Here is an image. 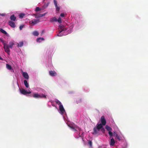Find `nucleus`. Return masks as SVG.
I'll return each instance as SVG.
<instances>
[{
    "mask_svg": "<svg viewBox=\"0 0 148 148\" xmlns=\"http://www.w3.org/2000/svg\"><path fill=\"white\" fill-rule=\"evenodd\" d=\"M55 102L59 106V110L60 112L62 114H63L65 112V111L61 102L57 99L56 100Z\"/></svg>",
    "mask_w": 148,
    "mask_h": 148,
    "instance_id": "nucleus-1",
    "label": "nucleus"
},
{
    "mask_svg": "<svg viewBox=\"0 0 148 148\" xmlns=\"http://www.w3.org/2000/svg\"><path fill=\"white\" fill-rule=\"evenodd\" d=\"M31 97H33L36 99L42 98H46V96L45 95L42 94H39L38 93H33L31 95Z\"/></svg>",
    "mask_w": 148,
    "mask_h": 148,
    "instance_id": "nucleus-2",
    "label": "nucleus"
},
{
    "mask_svg": "<svg viewBox=\"0 0 148 148\" xmlns=\"http://www.w3.org/2000/svg\"><path fill=\"white\" fill-rule=\"evenodd\" d=\"M103 125L101 124H97L96 125V128H94L93 129L94 132L93 134H97L98 133V132L103 127Z\"/></svg>",
    "mask_w": 148,
    "mask_h": 148,
    "instance_id": "nucleus-3",
    "label": "nucleus"
},
{
    "mask_svg": "<svg viewBox=\"0 0 148 148\" xmlns=\"http://www.w3.org/2000/svg\"><path fill=\"white\" fill-rule=\"evenodd\" d=\"M3 48L5 49V51L7 52L8 54H9L10 51L9 48L8 46V45L7 44H4Z\"/></svg>",
    "mask_w": 148,
    "mask_h": 148,
    "instance_id": "nucleus-4",
    "label": "nucleus"
},
{
    "mask_svg": "<svg viewBox=\"0 0 148 148\" xmlns=\"http://www.w3.org/2000/svg\"><path fill=\"white\" fill-rule=\"evenodd\" d=\"M101 124L103 125H105L106 124V121L104 116H102L101 118Z\"/></svg>",
    "mask_w": 148,
    "mask_h": 148,
    "instance_id": "nucleus-5",
    "label": "nucleus"
},
{
    "mask_svg": "<svg viewBox=\"0 0 148 148\" xmlns=\"http://www.w3.org/2000/svg\"><path fill=\"white\" fill-rule=\"evenodd\" d=\"M20 92L22 94L24 95H26L28 94H30L31 93V91H29V92H28L23 89H22L20 90Z\"/></svg>",
    "mask_w": 148,
    "mask_h": 148,
    "instance_id": "nucleus-6",
    "label": "nucleus"
},
{
    "mask_svg": "<svg viewBox=\"0 0 148 148\" xmlns=\"http://www.w3.org/2000/svg\"><path fill=\"white\" fill-rule=\"evenodd\" d=\"M40 21L38 19H33L30 22L31 23L35 25L39 22Z\"/></svg>",
    "mask_w": 148,
    "mask_h": 148,
    "instance_id": "nucleus-7",
    "label": "nucleus"
},
{
    "mask_svg": "<svg viewBox=\"0 0 148 148\" xmlns=\"http://www.w3.org/2000/svg\"><path fill=\"white\" fill-rule=\"evenodd\" d=\"M53 2H54V5L56 8V11L59 12L60 10V7L58 6L57 5V1L56 0H54Z\"/></svg>",
    "mask_w": 148,
    "mask_h": 148,
    "instance_id": "nucleus-8",
    "label": "nucleus"
},
{
    "mask_svg": "<svg viewBox=\"0 0 148 148\" xmlns=\"http://www.w3.org/2000/svg\"><path fill=\"white\" fill-rule=\"evenodd\" d=\"M8 23L9 25L12 27L14 28L16 27V25L12 21H9Z\"/></svg>",
    "mask_w": 148,
    "mask_h": 148,
    "instance_id": "nucleus-9",
    "label": "nucleus"
},
{
    "mask_svg": "<svg viewBox=\"0 0 148 148\" xmlns=\"http://www.w3.org/2000/svg\"><path fill=\"white\" fill-rule=\"evenodd\" d=\"M49 75L52 76H55L57 75L56 73L54 71H49Z\"/></svg>",
    "mask_w": 148,
    "mask_h": 148,
    "instance_id": "nucleus-10",
    "label": "nucleus"
},
{
    "mask_svg": "<svg viewBox=\"0 0 148 148\" xmlns=\"http://www.w3.org/2000/svg\"><path fill=\"white\" fill-rule=\"evenodd\" d=\"M23 77L26 79H28L29 78V76L27 72H23Z\"/></svg>",
    "mask_w": 148,
    "mask_h": 148,
    "instance_id": "nucleus-11",
    "label": "nucleus"
},
{
    "mask_svg": "<svg viewBox=\"0 0 148 148\" xmlns=\"http://www.w3.org/2000/svg\"><path fill=\"white\" fill-rule=\"evenodd\" d=\"M115 143V141L113 138H112L110 142V145L113 146L114 145Z\"/></svg>",
    "mask_w": 148,
    "mask_h": 148,
    "instance_id": "nucleus-12",
    "label": "nucleus"
},
{
    "mask_svg": "<svg viewBox=\"0 0 148 148\" xmlns=\"http://www.w3.org/2000/svg\"><path fill=\"white\" fill-rule=\"evenodd\" d=\"M10 19L12 21H15L16 19V18L14 14H13L10 17Z\"/></svg>",
    "mask_w": 148,
    "mask_h": 148,
    "instance_id": "nucleus-13",
    "label": "nucleus"
},
{
    "mask_svg": "<svg viewBox=\"0 0 148 148\" xmlns=\"http://www.w3.org/2000/svg\"><path fill=\"white\" fill-rule=\"evenodd\" d=\"M76 103L77 104H81L82 102V99L81 98H77L76 101Z\"/></svg>",
    "mask_w": 148,
    "mask_h": 148,
    "instance_id": "nucleus-14",
    "label": "nucleus"
},
{
    "mask_svg": "<svg viewBox=\"0 0 148 148\" xmlns=\"http://www.w3.org/2000/svg\"><path fill=\"white\" fill-rule=\"evenodd\" d=\"M105 128L108 131V132L111 131L112 130V128L108 125H106Z\"/></svg>",
    "mask_w": 148,
    "mask_h": 148,
    "instance_id": "nucleus-15",
    "label": "nucleus"
},
{
    "mask_svg": "<svg viewBox=\"0 0 148 148\" xmlns=\"http://www.w3.org/2000/svg\"><path fill=\"white\" fill-rule=\"evenodd\" d=\"M77 129H78V130L79 131H81V129L80 128L77 126L75 127L74 128L72 129V130L74 131H77Z\"/></svg>",
    "mask_w": 148,
    "mask_h": 148,
    "instance_id": "nucleus-16",
    "label": "nucleus"
},
{
    "mask_svg": "<svg viewBox=\"0 0 148 148\" xmlns=\"http://www.w3.org/2000/svg\"><path fill=\"white\" fill-rule=\"evenodd\" d=\"M17 46L18 47H22L23 45V41L19 43H17Z\"/></svg>",
    "mask_w": 148,
    "mask_h": 148,
    "instance_id": "nucleus-17",
    "label": "nucleus"
},
{
    "mask_svg": "<svg viewBox=\"0 0 148 148\" xmlns=\"http://www.w3.org/2000/svg\"><path fill=\"white\" fill-rule=\"evenodd\" d=\"M57 19L55 17L51 18L50 20V21L51 22H53L55 21H57Z\"/></svg>",
    "mask_w": 148,
    "mask_h": 148,
    "instance_id": "nucleus-18",
    "label": "nucleus"
},
{
    "mask_svg": "<svg viewBox=\"0 0 148 148\" xmlns=\"http://www.w3.org/2000/svg\"><path fill=\"white\" fill-rule=\"evenodd\" d=\"M14 43L13 42H10L9 43V45H8V46L9 48H12Z\"/></svg>",
    "mask_w": 148,
    "mask_h": 148,
    "instance_id": "nucleus-19",
    "label": "nucleus"
},
{
    "mask_svg": "<svg viewBox=\"0 0 148 148\" xmlns=\"http://www.w3.org/2000/svg\"><path fill=\"white\" fill-rule=\"evenodd\" d=\"M67 29L65 27H64L63 28V29H60L59 30V33H61L63 31H66Z\"/></svg>",
    "mask_w": 148,
    "mask_h": 148,
    "instance_id": "nucleus-20",
    "label": "nucleus"
},
{
    "mask_svg": "<svg viewBox=\"0 0 148 148\" xmlns=\"http://www.w3.org/2000/svg\"><path fill=\"white\" fill-rule=\"evenodd\" d=\"M24 84L25 86L27 88H28L29 86V85L27 83V81L26 80H24Z\"/></svg>",
    "mask_w": 148,
    "mask_h": 148,
    "instance_id": "nucleus-21",
    "label": "nucleus"
},
{
    "mask_svg": "<svg viewBox=\"0 0 148 148\" xmlns=\"http://www.w3.org/2000/svg\"><path fill=\"white\" fill-rule=\"evenodd\" d=\"M33 34L35 36H37L39 35V33L37 31H34L33 32Z\"/></svg>",
    "mask_w": 148,
    "mask_h": 148,
    "instance_id": "nucleus-22",
    "label": "nucleus"
},
{
    "mask_svg": "<svg viewBox=\"0 0 148 148\" xmlns=\"http://www.w3.org/2000/svg\"><path fill=\"white\" fill-rule=\"evenodd\" d=\"M25 15V14L24 13H21L19 15V18H22L24 17Z\"/></svg>",
    "mask_w": 148,
    "mask_h": 148,
    "instance_id": "nucleus-23",
    "label": "nucleus"
},
{
    "mask_svg": "<svg viewBox=\"0 0 148 148\" xmlns=\"http://www.w3.org/2000/svg\"><path fill=\"white\" fill-rule=\"evenodd\" d=\"M6 66L7 68L9 70H11L12 69L11 66L9 64H7Z\"/></svg>",
    "mask_w": 148,
    "mask_h": 148,
    "instance_id": "nucleus-24",
    "label": "nucleus"
},
{
    "mask_svg": "<svg viewBox=\"0 0 148 148\" xmlns=\"http://www.w3.org/2000/svg\"><path fill=\"white\" fill-rule=\"evenodd\" d=\"M42 10V9L41 8L38 7H37L36 8L35 10L36 12H38L41 11Z\"/></svg>",
    "mask_w": 148,
    "mask_h": 148,
    "instance_id": "nucleus-25",
    "label": "nucleus"
},
{
    "mask_svg": "<svg viewBox=\"0 0 148 148\" xmlns=\"http://www.w3.org/2000/svg\"><path fill=\"white\" fill-rule=\"evenodd\" d=\"M108 134L110 136V138H111L113 136V133L111 132V131H110L108 132Z\"/></svg>",
    "mask_w": 148,
    "mask_h": 148,
    "instance_id": "nucleus-26",
    "label": "nucleus"
},
{
    "mask_svg": "<svg viewBox=\"0 0 148 148\" xmlns=\"http://www.w3.org/2000/svg\"><path fill=\"white\" fill-rule=\"evenodd\" d=\"M1 32L5 35L7 34V32L5 31L2 29L1 30Z\"/></svg>",
    "mask_w": 148,
    "mask_h": 148,
    "instance_id": "nucleus-27",
    "label": "nucleus"
},
{
    "mask_svg": "<svg viewBox=\"0 0 148 148\" xmlns=\"http://www.w3.org/2000/svg\"><path fill=\"white\" fill-rule=\"evenodd\" d=\"M64 27V26L62 24L58 26V29L60 30L61 29H62V28L63 29V28Z\"/></svg>",
    "mask_w": 148,
    "mask_h": 148,
    "instance_id": "nucleus-28",
    "label": "nucleus"
},
{
    "mask_svg": "<svg viewBox=\"0 0 148 148\" xmlns=\"http://www.w3.org/2000/svg\"><path fill=\"white\" fill-rule=\"evenodd\" d=\"M44 40V39L43 38H38L37 39V41L38 42H40L39 40Z\"/></svg>",
    "mask_w": 148,
    "mask_h": 148,
    "instance_id": "nucleus-29",
    "label": "nucleus"
},
{
    "mask_svg": "<svg viewBox=\"0 0 148 148\" xmlns=\"http://www.w3.org/2000/svg\"><path fill=\"white\" fill-rule=\"evenodd\" d=\"M0 40L3 44V45H4V44H6L5 42V41L2 38H0Z\"/></svg>",
    "mask_w": 148,
    "mask_h": 148,
    "instance_id": "nucleus-30",
    "label": "nucleus"
},
{
    "mask_svg": "<svg viewBox=\"0 0 148 148\" xmlns=\"http://www.w3.org/2000/svg\"><path fill=\"white\" fill-rule=\"evenodd\" d=\"M57 21H58V22L60 23H62L61 19V18L60 17L58 19H57Z\"/></svg>",
    "mask_w": 148,
    "mask_h": 148,
    "instance_id": "nucleus-31",
    "label": "nucleus"
},
{
    "mask_svg": "<svg viewBox=\"0 0 148 148\" xmlns=\"http://www.w3.org/2000/svg\"><path fill=\"white\" fill-rule=\"evenodd\" d=\"M34 15L35 16V18H40V17H39L40 16V14H39L38 15H37L36 14H34Z\"/></svg>",
    "mask_w": 148,
    "mask_h": 148,
    "instance_id": "nucleus-32",
    "label": "nucleus"
},
{
    "mask_svg": "<svg viewBox=\"0 0 148 148\" xmlns=\"http://www.w3.org/2000/svg\"><path fill=\"white\" fill-rule=\"evenodd\" d=\"M116 138H117L119 140H120V138L119 136L117 134H116Z\"/></svg>",
    "mask_w": 148,
    "mask_h": 148,
    "instance_id": "nucleus-33",
    "label": "nucleus"
},
{
    "mask_svg": "<svg viewBox=\"0 0 148 148\" xmlns=\"http://www.w3.org/2000/svg\"><path fill=\"white\" fill-rule=\"evenodd\" d=\"M24 25H21L19 27V29L20 30H21L23 28V27H24Z\"/></svg>",
    "mask_w": 148,
    "mask_h": 148,
    "instance_id": "nucleus-34",
    "label": "nucleus"
},
{
    "mask_svg": "<svg viewBox=\"0 0 148 148\" xmlns=\"http://www.w3.org/2000/svg\"><path fill=\"white\" fill-rule=\"evenodd\" d=\"M101 131L103 132L104 133L105 132V130L104 129V128L103 127L101 129Z\"/></svg>",
    "mask_w": 148,
    "mask_h": 148,
    "instance_id": "nucleus-35",
    "label": "nucleus"
},
{
    "mask_svg": "<svg viewBox=\"0 0 148 148\" xmlns=\"http://www.w3.org/2000/svg\"><path fill=\"white\" fill-rule=\"evenodd\" d=\"M45 14H46V13H45V14H40V16H39V17H42L44 16L45 15Z\"/></svg>",
    "mask_w": 148,
    "mask_h": 148,
    "instance_id": "nucleus-36",
    "label": "nucleus"
},
{
    "mask_svg": "<svg viewBox=\"0 0 148 148\" xmlns=\"http://www.w3.org/2000/svg\"><path fill=\"white\" fill-rule=\"evenodd\" d=\"M88 144L89 145L91 146L92 145V142L91 141H89L88 142Z\"/></svg>",
    "mask_w": 148,
    "mask_h": 148,
    "instance_id": "nucleus-37",
    "label": "nucleus"
},
{
    "mask_svg": "<svg viewBox=\"0 0 148 148\" xmlns=\"http://www.w3.org/2000/svg\"><path fill=\"white\" fill-rule=\"evenodd\" d=\"M60 33H59L57 34V36H63V35L61 34H60Z\"/></svg>",
    "mask_w": 148,
    "mask_h": 148,
    "instance_id": "nucleus-38",
    "label": "nucleus"
},
{
    "mask_svg": "<svg viewBox=\"0 0 148 148\" xmlns=\"http://www.w3.org/2000/svg\"><path fill=\"white\" fill-rule=\"evenodd\" d=\"M69 127H70V128L72 130V129H73L75 127H74L73 126H69Z\"/></svg>",
    "mask_w": 148,
    "mask_h": 148,
    "instance_id": "nucleus-39",
    "label": "nucleus"
},
{
    "mask_svg": "<svg viewBox=\"0 0 148 148\" xmlns=\"http://www.w3.org/2000/svg\"><path fill=\"white\" fill-rule=\"evenodd\" d=\"M60 16L62 17H64V13H61V14H60Z\"/></svg>",
    "mask_w": 148,
    "mask_h": 148,
    "instance_id": "nucleus-40",
    "label": "nucleus"
},
{
    "mask_svg": "<svg viewBox=\"0 0 148 148\" xmlns=\"http://www.w3.org/2000/svg\"><path fill=\"white\" fill-rule=\"evenodd\" d=\"M0 15H1L2 16H4L5 15V14H0Z\"/></svg>",
    "mask_w": 148,
    "mask_h": 148,
    "instance_id": "nucleus-41",
    "label": "nucleus"
},
{
    "mask_svg": "<svg viewBox=\"0 0 148 148\" xmlns=\"http://www.w3.org/2000/svg\"><path fill=\"white\" fill-rule=\"evenodd\" d=\"M0 60H3V58L1 57H0Z\"/></svg>",
    "mask_w": 148,
    "mask_h": 148,
    "instance_id": "nucleus-42",
    "label": "nucleus"
},
{
    "mask_svg": "<svg viewBox=\"0 0 148 148\" xmlns=\"http://www.w3.org/2000/svg\"><path fill=\"white\" fill-rule=\"evenodd\" d=\"M80 135V132L79 133V137H81V136L79 135Z\"/></svg>",
    "mask_w": 148,
    "mask_h": 148,
    "instance_id": "nucleus-43",
    "label": "nucleus"
},
{
    "mask_svg": "<svg viewBox=\"0 0 148 148\" xmlns=\"http://www.w3.org/2000/svg\"><path fill=\"white\" fill-rule=\"evenodd\" d=\"M43 31L42 32V34H43Z\"/></svg>",
    "mask_w": 148,
    "mask_h": 148,
    "instance_id": "nucleus-44",
    "label": "nucleus"
},
{
    "mask_svg": "<svg viewBox=\"0 0 148 148\" xmlns=\"http://www.w3.org/2000/svg\"><path fill=\"white\" fill-rule=\"evenodd\" d=\"M76 138H78V137H76Z\"/></svg>",
    "mask_w": 148,
    "mask_h": 148,
    "instance_id": "nucleus-45",
    "label": "nucleus"
},
{
    "mask_svg": "<svg viewBox=\"0 0 148 148\" xmlns=\"http://www.w3.org/2000/svg\"><path fill=\"white\" fill-rule=\"evenodd\" d=\"M1 29L0 28V32H1Z\"/></svg>",
    "mask_w": 148,
    "mask_h": 148,
    "instance_id": "nucleus-46",
    "label": "nucleus"
}]
</instances>
